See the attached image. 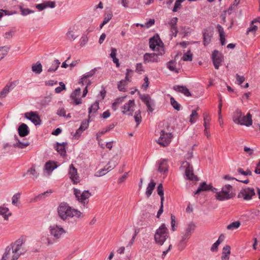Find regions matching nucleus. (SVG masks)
<instances>
[{
  "instance_id": "f257e3e1",
  "label": "nucleus",
  "mask_w": 260,
  "mask_h": 260,
  "mask_svg": "<svg viewBox=\"0 0 260 260\" xmlns=\"http://www.w3.org/2000/svg\"><path fill=\"white\" fill-rule=\"evenodd\" d=\"M58 213L63 220H66L70 218H82L84 216L83 213L64 203H61L58 207Z\"/></svg>"
},
{
  "instance_id": "f03ea898",
  "label": "nucleus",
  "mask_w": 260,
  "mask_h": 260,
  "mask_svg": "<svg viewBox=\"0 0 260 260\" xmlns=\"http://www.w3.org/2000/svg\"><path fill=\"white\" fill-rule=\"evenodd\" d=\"M235 123L249 126L252 124V115L248 113L246 115H244L241 110H237L234 113L233 117Z\"/></svg>"
},
{
  "instance_id": "7ed1b4c3",
  "label": "nucleus",
  "mask_w": 260,
  "mask_h": 260,
  "mask_svg": "<svg viewBox=\"0 0 260 260\" xmlns=\"http://www.w3.org/2000/svg\"><path fill=\"white\" fill-rule=\"evenodd\" d=\"M235 196L233 186L230 184H226L222 186L220 191L216 192L215 197L218 201H223L230 200Z\"/></svg>"
},
{
  "instance_id": "20e7f679",
  "label": "nucleus",
  "mask_w": 260,
  "mask_h": 260,
  "mask_svg": "<svg viewBox=\"0 0 260 260\" xmlns=\"http://www.w3.org/2000/svg\"><path fill=\"white\" fill-rule=\"evenodd\" d=\"M168 238H169L168 230L165 224H162L155 232L154 234L155 242L157 245L161 246Z\"/></svg>"
},
{
  "instance_id": "39448f33",
  "label": "nucleus",
  "mask_w": 260,
  "mask_h": 260,
  "mask_svg": "<svg viewBox=\"0 0 260 260\" xmlns=\"http://www.w3.org/2000/svg\"><path fill=\"white\" fill-rule=\"evenodd\" d=\"M149 47L152 50L157 52L160 55L165 53L163 43L158 36L154 37L150 39Z\"/></svg>"
},
{
  "instance_id": "423d86ee",
  "label": "nucleus",
  "mask_w": 260,
  "mask_h": 260,
  "mask_svg": "<svg viewBox=\"0 0 260 260\" xmlns=\"http://www.w3.org/2000/svg\"><path fill=\"white\" fill-rule=\"evenodd\" d=\"M74 193L78 201L84 206L88 204V199L91 196L88 191L85 190L81 193L80 190L74 188Z\"/></svg>"
},
{
  "instance_id": "0eeeda50",
  "label": "nucleus",
  "mask_w": 260,
  "mask_h": 260,
  "mask_svg": "<svg viewBox=\"0 0 260 260\" xmlns=\"http://www.w3.org/2000/svg\"><path fill=\"white\" fill-rule=\"evenodd\" d=\"M255 195V190L253 188L244 187L242 188L238 194V198L242 199L244 200H250Z\"/></svg>"
},
{
  "instance_id": "6e6552de",
  "label": "nucleus",
  "mask_w": 260,
  "mask_h": 260,
  "mask_svg": "<svg viewBox=\"0 0 260 260\" xmlns=\"http://www.w3.org/2000/svg\"><path fill=\"white\" fill-rule=\"evenodd\" d=\"M95 74V71L94 70H91L89 72L85 73L82 77L80 79V83H82L83 85H86V87L83 90L82 97H85L87 92V87L90 85L91 80L90 78L94 75Z\"/></svg>"
},
{
  "instance_id": "1a4fd4ad",
  "label": "nucleus",
  "mask_w": 260,
  "mask_h": 260,
  "mask_svg": "<svg viewBox=\"0 0 260 260\" xmlns=\"http://www.w3.org/2000/svg\"><path fill=\"white\" fill-rule=\"evenodd\" d=\"M49 232L51 236H52L54 240H58L61 237L66 233V230L61 226L57 225H53L49 228Z\"/></svg>"
},
{
  "instance_id": "9d476101",
  "label": "nucleus",
  "mask_w": 260,
  "mask_h": 260,
  "mask_svg": "<svg viewBox=\"0 0 260 260\" xmlns=\"http://www.w3.org/2000/svg\"><path fill=\"white\" fill-rule=\"evenodd\" d=\"M173 135L170 132H166L162 130L160 134V137L157 141V143L164 147L167 146L171 142Z\"/></svg>"
},
{
  "instance_id": "9b49d317",
  "label": "nucleus",
  "mask_w": 260,
  "mask_h": 260,
  "mask_svg": "<svg viewBox=\"0 0 260 260\" xmlns=\"http://www.w3.org/2000/svg\"><path fill=\"white\" fill-rule=\"evenodd\" d=\"M24 242L25 240L23 238H19L12 245L10 248L14 253L17 254L20 256L24 252V249L22 247Z\"/></svg>"
},
{
  "instance_id": "f8f14e48",
  "label": "nucleus",
  "mask_w": 260,
  "mask_h": 260,
  "mask_svg": "<svg viewBox=\"0 0 260 260\" xmlns=\"http://www.w3.org/2000/svg\"><path fill=\"white\" fill-rule=\"evenodd\" d=\"M181 168L185 170V175L187 179L192 181L197 180V177L194 175L193 172L192 167L190 166L188 162H183Z\"/></svg>"
},
{
  "instance_id": "ddd939ff",
  "label": "nucleus",
  "mask_w": 260,
  "mask_h": 260,
  "mask_svg": "<svg viewBox=\"0 0 260 260\" xmlns=\"http://www.w3.org/2000/svg\"><path fill=\"white\" fill-rule=\"evenodd\" d=\"M212 59L214 68L218 70L223 61V56L217 50H214L212 54Z\"/></svg>"
},
{
  "instance_id": "4468645a",
  "label": "nucleus",
  "mask_w": 260,
  "mask_h": 260,
  "mask_svg": "<svg viewBox=\"0 0 260 260\" xmlns=\"http://www.w3.org/2000/svg\"><path fill=\"white\" fill-rule=\"evenodd\" d=\"M135 102L134 100H129L122 107H121L123 114L132 115L135 110Z\"/></svg>"
},
{
  "instance_id": "2eb2a0df",
  "label": "nucleus",
  "mask_w": 260,
  "mask_h": 260,
  "mask_svg": "<svg viewBox=\"0 0 260 260\" xmlns=\"http://www.w3.org/2000/svg\"><path fill=\"white\" fill-rule=\"evenodd\" d=\"M69 176L74 184H77L80 182V177L78 174L77 170L74 167L73 164L70 166Z\"/></svg>"
},
{
  "instance_id": "dca6fc26",
  "label": "nucleus",
  "mask_w": 260,
  "mask_h": 260,
  "mask_svg": "<svg viewBox=\"0 0 260 260\" xmlns=\"http://www.w3.org/2000/svg\"><path fill=\"white\" fill-rule=\"evenodd\" d=\"M25 117L31 120L35 125L40 124L41 120L37 112L30 111L25 113Z\"/></svg>"
},
{
  "instance_id": "f3484780",
  "label": "nucleus",
  "mask_w": 260,
  "mask_h": 260,
  "mask_svg": "<svg viewBox=\"0 0 260 260\" xmlns=\"http://www.w3.org/2000/svg\"><path fill=\"white\" fill-rule=\"evenodd\" d=\"M71 103L74 105H77L82 103L81 99V89L80 88L76 89L71 94Z\"/></svg>"
},
{
  "instance_id": "a211bd4d",
  "label": "nucleus",
  "mask_w": 260,
  "mask_h": 260,
  "mask_svg": "<svg viewBox=\"0 0 260 260\" xmlns=\"http://www.w3.org/2000/svg\"><path fill=\"white\" fill-rule=\"evenodd\" d=\"M158 54L157 53H146L144 55L143 60L145 64L150 62H157L158 61Z\"/></svg>"
},
{
  "instance_id": "6ab92c4d",
  "label": "nucleus",
  "mask_w": 260,
  "mask_h": 260,
  "mask_svg": "<svg viewBox=\"0 0 260 260\" xmlns=\"http://www.w3.org/2000/svg\"><path fill=\"white\" fill-rule=\"evenodd\" d=\"M19 256L17 254L14 253V252L11 249L10 247H7L6 249L5 252L3 255L2 259V260H17L19 258Z\"/></svg>"
},
{
  "instance_id": "aec40b11",
  "label": "nucleus",
  "mask_w": 260,
  "mask_h": 260,
  "mask_svg": "<svg viewBox=\"0 0 260 260\" xmlns=\"http://www.w3.org/2000/svg\"><path fill=\"white\" fill-rule=\"evenodd\" d=\"M79 30V26L75 24L70 27L66 34L67 39L73 41L76 38L75 33Z\"/></svg>"
},
{
  "instance_id": "412c9836",
  "label": "nucleus",
  "mask_w": 260,
  "mask_h": 260,
  "mask_svg": "<svg viewBox=\"0 0 260 260\" xmlns=\"http://www.w3.org/2000/svg\"><path fill=\"white\" fill-rule=\"evenodd\" d=\"M140 98L147 106L148 111L151 112H152L153 111V109L152 107V106L153 105V102L150 96L148 94H143L141 95Z\"/></svg>"
},
{
  "instance_id": "4be33fe9",
  "label": "nucleus",
  "mask_w": 260,
  "mask_h": 260,
  "mask_svg": "<svg viewBox=\"0 0 260 260\" xmlns=\"http://www.w3.org/2000/svg\"><path fill=\"white\" fill-rule=\"evenodd\" d=\"M213 35V31L210 29H205L203 31V43L205 46L208 45Z\"/></svg>"
},
{
  "instance_id": "5701e85b",
  "label": "nucleus",
  "mask_w": 260,
  "mask_h": 260,
  "mask_svg": "<svg viewBox=\"0 0 260 260\" xmlns=\"http://www.w3.org/2000/svg\"><path fill=\"white\" fill-rule=\"evenodd\" d=\"M58 165L57 162L49 160L45 165V170L47 172L49 175L57 167Z\"/></svg>"
},
{
  "instance_id": "b1692460",
  "label": "nucleus",
  "mask_w": 260,
  "mask_h": 260,
  "mask_svg": "<svg viewBox=\"0 0 260 260\" xmlns=\"http://www.w3.org/2000/svg\"><path fill=\"white\" fill-rule=\"evenodd\" d=\"M178 21V18L177 17L172 18L169 22V25L170 28V30L172 34L176 36L177 32L178 29L176 26Z\"/></svg>"
},
{
  "instance_id": "393cba45",
  "label": "nucleus",
  "mask_w": 260,
  "mask_h": 260,
  "mask_svg": "<svg viewBox=\"0 0 260 260\" xmlns=\"http://www.w3.org/2000/svg\"><path fill=\"white\" fill-rule=\"evenodd\" d=\"M19 135L20 137H23L29 134V130L27 125L26 124L22 123L18 129Z\"/></svg>"
},
{
  "instance_id": "a878e982",
  "label": "nucleus",
  "mask_w": 260,
  "mask_h": 260,
  "mask_svg": "<svg viewBox=\"0 0 260 260\" xmlns=\"http://www.w3.org/2000/svg\"><path fill=\"white\" fill-rule=\"evenodd\" d=\"M231 254V247L229 245H225L222 249L221 260H229Z\"/></svg>"
},
{
  "instance_id": "bb28decb",
  "label": "nucleus",
  "mask_w": 260,
  "mask_h": 260,
  "mask_svg": "<svg viewBox=\"0 0 260 260\" xmlns=\"http://www.w3.org/2000/svg\"><path fill=\"white\" fill-rule=\"evenodd\" d=\"M174 89L177 91L183 93L187 96L191 95V93L189 90L185 86L176 85L174 87Z\"/></svg>"
},
{
  "instance_id": "cd10ccee",
  "label": "nucleus",
  "mask_w": 260,
  "mask_h": 260,
  "mask_svg": "<svg viewBox=\"0 0 260 260\" xmlns=\"http://www.w3.org/2000/svg\"><path fill=\"white\" fill-rule=\"evenodd\" d=\"M66 144H57L56 147V151L61 155L62 156H65L66 155Z\"/></svg>"
},
{
  "instance_id": "c85d7f7f",
  "label": "nucleus",
  "mask_w": 260,
  "mask_h": 260,
  "mask_svg": "<svg viewBox=\"0 0 260 260\" xmlns=\"http://www.w3.org/2000/svg\"><path fill=\"white\" fill-rule=\"evenodd\" d=\"M156 183L154 182L153 180H151L150 182L149 183L146 191V195L147 198H149L152 193L153 190H154L155 187Z\"/></svg>"
},
{
  "instance_id": "c756f323",
  "label": "nucleus",
  "mask_w": 260,
  "mask_h": 260,
  "mask_svg": "<svg viewBox=\"0 0 260 260\" xmlns=\"http://www.w3.org/2000/svg\"><path fill=\"white\" fill-rule=\"evenodd\" d=\"M211 189V184H207L206 182H203L200 184L199 188L195 192V194L199 193L203 191H208Z\"/></svg>"
},
{
  "instance_id": "7c9ffc66",
  "label": "nucleus",
  "mask_w": 260,
  "mask_h": 260,
  "mask_svg": "<svg viewBox=\"0 0 260 260\" xmlns=\"http://www.w3.org/2000/svg\"><path fill=\"white\" fill-rule=\"evenodd\" d=\"M0 214L3 216L5 219L7 220L11 213L8 208L1 206L0 207Z\"/></svg>"
},
{
  "instance_id": "2f4dec72",
  "label": "nucleus",
  "mask_w": 260,
  "mask_h": 260,
  "mask_svg": "<svg viewBox=\"0 0 260 260\" xmlns=\"http://www.w3.org/2000/svg\"><path fill=\"white\" fill-rule=\"evenodd\" d=\"M110 162H109V164H108L104 169H102L100 170L99 171L96 172V176H101L103 175H104L107 173V171H108L109 170H111L113 169L114 167H115L116 165H113V166H109Z\"/></svg>"
},
{
  "instance_id": "473e14b6",
  "label": "nucleus",
  "mask_w": 260,
  "mask_h": 260,
  "mask_svg": "<svg viewBox=\"0 0 260 260\" xmlns=\"http://www.w3.org/2000/svg\"><path fill=\"white\" fill-rule=\"evenodd\" d=\"M12 86V83H8L7 84L4 88L2 89V90L0 92V98H5L7 94L9 93L10 90V88Z\"/></svg>"
},
{
  "instance_id": "72a5a7b5",
  "label": "nucleus",
  "mask_w": 260,
  "mask_h": 260,
  "mask_svg": "<svg viewBox=\"0 0 260 260\" xmlns=\"http://www.w3.org/2000/svg\"><path fill=\"white\" fill-rule=\"evenodd\" d=\"M199 108L197 107V110H194L192 111L191 114L190 115L189 119V121L191 123H194L198 119L199 115L197 112V111L199 110Z\"/></svg>"
},
{
  "instance_id": "f704fd0d",
  "label": "nucleus",
  "mask_w": 260,
  "mask_h": 260,
  "mask_svg": "<svg viewBox=\"0 0 260 260\" xmlns=\"http://www.w3.org/2000/svg\"><path fill=\"white\" fill-rule=\"evenodd\" d=\"M191 235L190 233H188L186 232L183 234L182 236V239L180 242V245H182V248L185 247L186 244L187 243V241L188 239L190 238Z\"/></svg>"
},
{
  "instance_id": "c9c22d12",
  "label": "nucleus",
  "mask_w": 260,
  "mask_h": 260,
  "mask_svg": "<svg viewBox=\"0 0 260 260\" xmlns=\"http://www.w3.org/2000/svg\"><path fill=\"white\" fill-rule=\"evenodd\" d=\"M158 171L160 173H165L168 171V164L166 160H163L159 163L158 167Z\"/></svg>"
},
{
  "instance_id": "e433bc0d",
  "label": "nucleus",
  "mask_w": 260,
  "mask_h": 260,
  "mask_svg": "<svg viewBox=\"0 0 260 260\" xmlns=\"http://www.w3.org/2000/svg\"><path fill=\"white\" fill-rule=\"evenodd\" d=\"M31 68L32 71L36 74H40L42 71V66L39 62L32 64Z\"/></svg>"
},
{
  "instance_id": "4c0bfd02",
  "label": "nucleus",
  "mask_w": 260,
  "mask_h": 260,
  "mask_svg": "<svg viewBox=\"0 0 260 260\" xmlns=\"http://www.w3.org/2000/svg\"><path fill=\"white\" fill-rule=\"evenodd\" d=\"M204 126H210L211 118L208 112H204L203 113Z\"/></svg>"
},
{
  "instance_id": "58836bf2",
  "label": "nucleus",
  "mask_w": 260,
  "mask_h": 260,
  "mask_svg": "<svg viewBox=\"0 0 260 260\" xmlns=\"http://www.w3.org/2000/svg\"><path fill=\"white\" fill-rule=\"evenodd\" d=\"M241 225V222L239 221H236L231 223L226 226V229L229 230L233 231L238 229Z\"/></svg>"
},
{
  "instance_id": "ea45409f",
  "label": "nucleus",
  "mask_w": 260,
  "mask_h": 260,
  "mask_svg": "<svg viewBox=\"0 0 260 260\" xmlns=\"http://www.w3.org/2000/svg\"><path fill=\"white\" fill-rule=\"evenodd\" d=\"M124 98L125 97H121L115 100L112 106V108L114 111H115L117 107L124 101Z\"/></svg>"
},
{
  "instance_id": "a19ab883",
  "label": "nucleus",
  "mask_w": 260,
  "mask_h": 260,
  "mask_svg": "<svg viewBox=\"0 0 260 260\" xmlns=\"http://www.w3.org/2000/svg\"><path fill=\"white\" fill-rule=\"evenodd\" d=\"M99 108V103L98 102H95L93 104L91 107L89 108V116L92 115V113H95Z\"/></svg>"
},
{
  "instance_id": "79ce46f5",
  "label": "nucleus",
  "mask_w": 260,
  "mask_h": 260,
  "mask_svg": "<svg viewBox=\"0 0 260 260\" xmlns=\"http://www.w3.org/2000/svg\"><path fill=\"white\" fill-rule=\"evenodd\" d=\"M29 144L28 142H21L19 140L15 143L13 144V147L15 148H19L21 149H23L26 148L28 146H29Z\"/></svg>"
},
{
  "instance_id": "37998d69",
  "label": "nucleus",
  "mask_w": 260,
  "mask_h": 260,
  "mask_svg": "<svg viewBox=\"0 0 260 260\" xmlns=\"http://www.w3.org/2000/svg\"><path fill=\"white\" fill-rule=\"evenodd\" d=\"M60 62L58 60H55L51 67L48 70V72H53L55 71L59 66Z\"/></svg>"
},
{
  "instance_id": "c03bdc74",
  "label": "nucleus",
  "mask_w": 260,
  "mask_h": 260,
  "mask_svg": "<svg viewBox=\"0 0 260 260\" xmlns=\"http://www.w3.org/2000/svg\"><path fill=\"white\" fill-rule=\"evenodd\" d=\"M257 22V20H253L250 24V26L248 28L246 34L248 35L249 32H255L257 30V26L254 25V23Z\"/></svg>"
},
{
  "instance_id": "a18cd8bd",
  "label": "nucleus",
  "mask_w": 260,
  "mask_h": 260,
  "mask_svg": "<svg viewBox=\"0 0 260 260\" xmlns=\"http://www.w3.org/2000/svg\"><path fill=\"white\" fill-rule=\"evenodd\" d=\"M155 21L154 19H150L148 22H147L145 24H141L139 23H137L136 25L137 26H140L142 27H145L146 28H149L150 26L153 25L154 24Z\"/></svg>"
},
{
  "instance_id": "49530a36",
  "label": "nucleus",
  "mask_w": 260,
  "mask_h": 260,
  "mask_svg": "<svg viewBox=\"0 0 260 260\" xmlns=\"http://www.w3.org/2000/svg\"><path fill=\"white\" fill-rule=\"evenodd\" d=\"M21 193L18 192L15 194L12 198V203L15 206H17L19 200L20 198Z\"/></svg>"
},
{
  "instance_id": "de8ad7c7",
  "label": "nucleus",
  "mask_w": 260,
  "mask_h": 260,
  "mask_svg": "<svg viewBox=\"0 0 260 260\" xmlns=\"http://www.w3.org/2000/svg\"><path fill=\"white\" fill-rule=\"evenodd\" d=\"M157 193L159 196H160L161 198V202H163L164 200V190H163V186L162 184H159L157 188Z\"/></svg>"
},
{
  "instance_id": "09e8293b",
  "label": "nucleus",
  "mask_w": 260,
  "mask_h": 260,
  "mask_svg": "<svg viewBox=\"0 0 260 260\" xmlns=\"http://www.w3.org/2000/svg\"><path fill=\"white\" fill-rule=\"evenodd\" d=\"M126 82L125 80L120 81L118 84V88L121 91H126Z\"/></svg>"
},
{
  "instance_id": "8fccbe9b",
  "label": "nucleus",
  "mask_w": 260,
  "mask_h": 260,
  "mask_svg": "<svg viewBox=\"0 0 260 260\" xmlns=\"http://www.w3.org/2000/svg\"><path fill=\"white\" fill-rule=\"evenodd\" d=\"M168 68L171 71L178 72L176 69V62L174 61H170L167 63Z\"/></svg>"
},
{
  "instance_id": "3c124183",
  "label": "nucleus",
  "mask_w": 260,
  "mask_h": 260,
  "mask_svg": "<svg viewBox=\"0 0 260 260\" xmlns=\"http://www.w3.org/2000/svg\"><path fill=\"white\" fill-rule=\"evenodd\" d=\"M170 103L172 106L177 110H179L180 108V105L174 99V98L171 97L170 98Z\"/></svg>"
},
{
  "instance_id": "603ef678",
  "label": "nucleus",
  "mask_w": 260,
  "mask_h": 260,
  "mask_svg": "<svg viewBox=\"0 0 260 260\" xmlns=\"http://www.w3.org/2000/svg\"><path fill=\"white\" fill-rule=\"evenodd\" d=\"M182 59L184 61H191L192 59V54L191 53L190 51H188L185 53L183 55Z\"/></svg>"
},
{
  "instance_id": "864d4df0",
  "label": "nucleus",
  "mask_w": 260,
  "mask_h": 260,
  "mask_svg": "<svg viewBox=\"0 0 260 260\" xmlns=\"http://www.w3.org/2000/svg\"><path fill=\"white\" fill-rule=\"evenodd\" d=\"M195 228L196 225L192 223H190L188 224L185 232H186L188 233H190V234L191 235V234L193 233L195 230Z\"/></svg>"
},
{
  "instance_id": "5fc2aeb1",
  "label": "nucleus",
  "mask_w": 260,
  "mask_h": 260,
  "mask_svg": "<svg viewBox=\"0 0 260 260\" xmlns=\"http://www.w3.org/2000/svg\"><path fill=\"white\" fill-rule=\"evenodd\" d=\"M221 237L222 236H219L218 240L212 245V246L211 248V250L212 251H216L217 250L218 246H219V245L220 243V239H221Z\"/></svg>"
},
{
  "instance_id": "6e6d98bb",
  "label": "nucleus",
  "mask_w": 260,
  "mask_h": 260,
  "mask_svg": "<svg viewBox=\"0 0 260 260\" xmlns=\"http://www.w3.org/2000/svg\"><path fill=\"white\" fill-rule=\"evenodd\" d=\"M135 121H136L137 125H138L141 122V115L140 110L136 111L134 116Z\"/></svg>"
},
{
  "instance_id": "4d7b16f0",
  "label": "nucleus",
  "mask_w": 260,
  "mask_h": 260,
  "mask_svg": "<svg viewBox=\"0 0 260 260\" xmlns=\"http://www.w3.org/2000/svg\"><path fill=\"white\" fill-rule=\"evenodd\" d=\"M210 128V126H204V135L206 136L207 139H208V140H209L211 137Z\"/></svg>"
},
{
  "instance_id": "13d9d810",
  "label": "nucleus",
  "mask_w": 260,
  "mask_h": 260,
  "mask_svg": "<svg viewBox=\"0 0 260 260\" xmlns=\"http://www.w3.org/2000/svg\"><path fill=\"white\" fill-rule=\"evenodd\" d=\"M57 114L59 116H66V111L63 107L59 108L57 111Z\"/></svg>"
},
{
  "instance_id": "bf43d9fd",
  "label": "nucleus",
  "mask_w": 260,
  "mask_h": 260,
  "mask_svg": "<svg viewBox=\"0 0 260 260\" xmlns=\"http://www.w3.org/2000/svg\"><path fill=\"white\" fill-rule=\"evenodd\" d=\"M8 50L5 47L0 48V60L2 59L7 54Z\"/></svg>"
},
{
  "instance_id": "052dcab7",
  "label": "nucleus",
  "mask_w": 260,
  "mask_h": 260,
  "mask_svg": "<svg viewBox=\"0 0 260 260\" xmlns=\"http://www.w3.org/2000/svg\"><path fill=\"white\" fill-rule=\"evenodd\" d=\"M20 9L21 14L23 15H27L32 12V11L29 10L28 9L22 7H20Z\"/></svg>"
},
{
  "instance_id": "680f3d73",
  "label": "nucleus",
  "mask_w": 260,
  "mask_h": 260,
  "mask_svg": "<svg viewBox=\"0 0 260 260\" xmlns=\"http://www.w3.org/2000/svg\"><path fill=\"white\" fill-rule=\"evenodd\" d=\"M149 84V79L147 77H145L144 79V83L142 85V88H143L144 90H146L147 87H148Z\"/></svg>"
},
{
  "instance_id": "e2e57ef3",
  "label": "nucleus",
  "mask_w": 260,
  "mask_h": 260,
  "mask_svg": "<svg viewBox=\"0 0 260 260\" xmlns=\"http://www.w3.org/2000/svg\"><path fill=\"white\" fill-rule=\"evenodd\" d=\"M112 14L111 13H109L108 14H106L105 15L104 19V24H107L111 19L112 17Z\"/></svg>"
},
{
  "instance_id": "0e129e2a",
  "label": "nucleus",
  "mask_w": 260,
  "mask_h": 260,
  "mask_svg": "<svg viewBox=\"0 0 260 260\" xmlns=\"http://www.w3.org/2000/svg\"><path fill=\"white\" fill-rule=\"evenodd\" d=\"M60 87H57L55 90L56 93H60L62 90L66 89V86L63 82H59Z\"/></svg>"
},
{
  "instance_id": "69168bd1",
  "label": "nucleus",
  "mask_w": 260,
  "mask_h": 260,
  "mask_svg": "<svg viewBox=\"0 0 260 260\" xmlns=\"http://www.w3.org/2000/svg\"><path fill=\"white\" fill-rule=\"evenodd\" d=\"M42 241L47 245H51L54 243V239L52 240L48 237H45L42 239Z\"/></svg>"
},
{
  "instance_id": "338daca9",
  "label": "nucleus",
  "mask_w": 260,
  "mask_h": 260,
  "mask_svg": "<svg viewBox=\"0 0 260 260\" xmlns=\"http://www.w3.org/2000/svg\"><path fill=\"white\" fill-rule=\"evenodd\" d=\"M182 2L181 1H179L178 0L176 1L175 3V5H174V8H173V12H177L178 9H179L181 6V4Z\"/></svg>"
},
{
  "instance_id": "774afa93",
  "label": "nucleus",
  "mask_w": 260,
  "mask_h": 260,
  "mask_svg": "<svg viewBox=\"0 0 260 260\" xmlns=\"http://www.w3.org/2000/svg\"><path fill=\"white\" fill-rule=\"evenodd\" d=\"M171 226H172V229L173 231H174L176 229H175V224H176V217L175 216L173 215V214H171Z\"/></svg>"
}]
</instances>
